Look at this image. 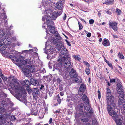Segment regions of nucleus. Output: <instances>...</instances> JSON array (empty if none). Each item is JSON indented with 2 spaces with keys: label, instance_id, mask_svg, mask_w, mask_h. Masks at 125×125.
I'll list each match as a JSON object with an SVG mask.
<instances>
[{
  "label": "nucleus",
  "instance_id": "obj_23",
  "mask_svg": "<svg viewBox=\"0 0 125 125\" xmlns=\"http://www.w3.org/2000/svg\"><path fill=\"white\" fill-rule=\"evenodd\" d=\"M1 43H2L1 46V50H3L7 48L6 46L4 43H3L2 40H1Z\"/></svg>",
  "mask_w": 125,
  "mask_h": 125
},
{
  "label": "nucleus",
  "instance_id": "obj_54",
  "mask_svg": "<svg viewBox=\"0 0 125 125\" xmlns=\"http://www.w3.org/2000/svg\"><path fill=\"white\" fill-rule=\"evenodd\" d=\"M74 57L75 59L77 60H79L80 59V58L77 56L76 55L74 56Z\"/></svg>",
  "mask_w": 125,
  "mask_h": 125
},
{
  "label": "nucleus",
  "instance_id": "obj_12",
  "mask_svg": "<svg viewBox=\"0 0 125 125\" xmlns=\"http://www.w3.org/2000/svg\"><path fill=\"white\" fill-rule=\"evenodd\" d=\"M61 53L64 55L66 57H69V53H68V51L67 49L64 48L61 50Z\"/></svg>",
  "mask_w": 125,
  "mask_h": 125
},
{
  "label": "nucleus",
  "instance_id": "obj_20",
  "mask_svg": "<svg viewBox=\"0 0 125 125\" xmlns=\"http://www.w3.org/2000/svg\"><path fill=\"white\" fill-rule=\"evenodd\" d=\"M92 113L90 112H89L88 113H87L86 112H84L81 113V115H83V116H87L88 117H90Z\"/></svg>",
  "mask_w": 125,
  "mask_h": 125
},
{
  "label": "nucleus",
  "instance_id": "obj_46",
  "mask_svg": "<svg viewBox=\"0 0 125 125\" xmlns=\"http://www.w3.org/2000/svg\"><path fill=\"white\" fill-rule=\"evenodd\" d=\"M105 11L108 15L111 14V12L108 10H105Z\"/></svg>",
  "mask_w": 125,
  "mask_h": 125
},
{
  "label": "nucleus",
  "instance_id": "obj_58",
  "mask_svg": "<svg viewBox=\"0 0 125 125\" xmlns=\"http://www.w3.org/2000/svg\"><path fill=\"white\" fill-rule=\"evenodd\" d=\"M10 54H14L15 53V52H16L14 50H12L11 51H10Z\"/></svg>",
  "mask_w": 125,
  "mask_h": 125
},
{
  "label": "nucleus",
  "instance_id": "obj_17",
  "mask_svg": "<svg viewBox=\"0 0 125 125\" xmlns=\"http://www.w3.org/2000/svg\"><path fill=\"white\" fill-rule=\"evenodd\" d=\"M10 35H6V36H5V38H4L3 39H1L2 40V41L3 43L5 44L6 42H7V41L8 42H9L10 40Z\"/></svg>",
  "mask_w": 125,
  "mask_h": 125
},
{
  "label": "nucleus",
  "instance_id": "obj_60",
  "mask_svg": "<svg viewBox=\"0 0 125 125\" xmlns=\"http://www.w3.org/2000/svg\"><path fill=\"white\" fill-rule=\"evenodd\" d=\"M52 118H50V119L49 120V124H51L52 123Z\"/></svg>",
  "mask_w": 125,
  "mask_h": 125
},
{
  "label": "nucleus",
  "instance_id": "obj_37",
  "mask_svg": "<svg viewBox=\"0 0 125 125\" xmlns=\"http://www.w3.org/2000/svg\"><path fill=\"white\" fill-rule=\"evenodd\" d=\"M81 121L82 122H87L88 121V119L87 118H82Z\"/></svg>",
  "mask_w": 125,
  "mask_h": 125
},
{
  "label": "nucleus",
  "instance_id": "obj_9",
  "mask_svg": "<svg viewBox=\"0 0 125 125\" xmlns=\"http://www.w3.org/2000/svg\"><path fill=\"white\" fill-rule=\"evenodd\" d=\"M69 74L71 78H76L78 76L76 71L73 68H72L69 72Z\"/></svg>",
  "mask_w": 125,
  "mask_h": 125
},
{
  "label": "nucleus",
  "instance_id": "obj_41",
  "mask_svg": "<svg viewBox=\"0 0 125 125\" xmlns=\"http://www.w3.org/2000/svg\"><path fill=\"white\" fill-rule=\"evenodd\" d=\"M9 58L12 59L14 60V59H16V57L14 55L12 54L11 55L9 56Z\"/></svg>",
  "mask_w": 125,
  "mask_h": 125
},
{
  "label": "nucleus",
  "instance_id": "obj_29",
  "mask_svg": "<svg viewBox=\"0 0 125 125\" xmlns=\"http://www.w3.org/2000/svg\"><path fill=\"white\" fill-rule=\"evenodd\" d=\"M54 35L55 36L57 40H59L61 39V37L60 36L59 34L57 32H56L54 33Z\"/></svg>",
  "mask_w": 125,
  "mask_h": 125
},
{
  "label": "nucleus",
  "instance_id": "obj_36",
  "mask_svg": "<svg viewBox=\"0 0 125 125\" xmlns=\"http://www.w3.org/2000/svg\"><path fill=\"white\" fill-rule=\"evenodd\" d=\"M116 12L117 15H119L121 13V12L120 10L117 8L116 9Z\"/></svg>",
  "mask_w": 125,
  "mask_h": 125
},
{
  "label": "nucleus",
  "instance_id": "obj_4",
  "mask_svg": "<svg viewBox=\"0 0 125 125\" xmlns=\"http://www.w3.org/2000/svg\"><path fill=\"white\" fill-rule=\"evenodd\" d=\"M31 62L29 59H26L22 62V65H24V67L29 68V70L31 72L35 71V67L34 65H31Z\"/></svg>",
  "mask_w": 125,
  "mask_h": 125
},
{
  "label": "nucleus",
  "instance_id": "obj_57",
  "mask_svg": "<svg viewBox=\"0 0 125 125\" xmlns=\"http://www.w3.org/2000/svg\"><path fill=\"white\" fill-rule=\"evenodd\" d=\"M65 41H66V42H67V44L68 45V46H71V44L67 40H66Z\"/></svg>",
  "mask_w": 125,
  "mask_h": 125
},
{
  "label": "nucleus",
  "instance_id": "obj_5",
  "mask_svg": "<svg viewBox=\"0 0 125 125\" xmlns=\"http://www.w3.org/2000/svg\"><path fill=\"white\" fill-rule=\"evenodd\" d=\"M46 22L47 27L49 29V31L52 33H54L55 31V28L53 26L54 23L52 21L50 16H47L46 19Z\"/></svg>",
  "mask_w": 125,
  "mask_h": 125
},
{
  "label": "nucleus",
  "instance_id": "obj_50",
  "mask_svg": "<svg viewBox=\"0 0 125 125\" xmlns=\"http://www.w3.org/2000/svg\"><path fill=\"white\" fill-rule=\"evenodd\" d=\"M83 92H80V91H79L78 94L79 95H82L83 94Z\"/></svg>",
  "mask_w": 125,
  "mask_h": 125
},
{
  "label": "nucleus",
  "instance_id": "obj_32",
  "mask_svg": "<svg viewBox=\"0 0 125 125\" xmlns=\"http://www.w3.org/2000/svg\"><path fill=\"white\" fill-rule=\"evenodd\" d=\"M26 89L28 92L29 93L33 92V90H32L31 88L29 86L26 87Z\"/></svg>",
  "mask_w": 125,
  "mask_h": 125
},
{
  "label": "nucleus",
  "instance_id": "obj_39",
  "mask_svg": "<svg viewBox=\"0 0 125 125\" xmlns=\"http://www.w3.org/2000/svg\"><path fill=\"white\" fill-rule=\"evenodd\" d=\"M108 1V4H112L114 3V0H107Z\"/></svg>",
  "mask_w": 125,
  "mask_h": 125
},
{
  "label": "nucleus",
  "instance_id": "obj_62",
  "mask_svg": "<svg viewBox=\"0 0 125 125\" xmlns=\"http://www.w3.org/2000/svg\"><path fill=\"white\" fill-rule=\"evenodd\" d=\"M66 15L65 13H64V16L63 17V20H65L66 19Z\"/></svg>",
  "mask_w": 125,
  "mask_h": 125
},
{
  "label": "nucleus",
  "instance_id": "obj_49",
  "mask_svg": "<svg viewBox=\"0 0 125 125\" xmlns=\"http://www.w3.org/2000/svg\"><path fill=\"white\" fill-rule=\"evenodd\" d=\"M89 23L91 24H93L94 23V20L92 19L89 20Z\"/></svg>",
  "mask_w": 125,
  "mask_h": 125
},
{
  "label": "nucleus",
  "instance_id": "obj_47",
  "mask_svg": "<svg viewBox=\"0 0 125 125\" xmlns=\"http://www.w3.org/2000/svg\"><path fill=\"white\" fill-rule=\"evenodd\" d=\"M0 77H1L2 79L4 80H6L7 79V78L4 77L3 74H2Z\"/></svg>",
  "mask_w": 125,
  "mask_h": 125
},
{
  "label": "nucleus",
  "instance_id": "obj_10",
  "mask_svg": "<svg viewBox=\"0 0 125 125\" xmlns=\"http://www.w3.org/2000/svg\"><path fill=\"white\" fill-rule=\"evenodd\" d=\"M117 23L116 22H111L110 21L109 22V25L115 31H117L118 30Z\"/></svg>",
  "mask_w": 125,
  "mask_h": 125
},
{
  "label": "nucleus",
  "instance_id": "obj_3",
  "mask_svg": "<svg viewBox=\"0 0 125 125\" xmlns=\"http://www.w3.org/2000/svg\"><path fill=\"white\" fill-rule=\"evenodd\" d=\"M106 98L108 112L109 115H111V112L115 111L116 105L114 102V98L111 95L110 90L109 88L107 89Z\"/></svg>",
  "mask_w": 125,
  "mask_h": 125
},
{
  "label": "nucleus",
  "instance_id": "obj_51",
  "mask_svg": "<svg viewBox=\"0 0 125 125\" xmlns=\"http://www.w3.org/2000/svg\"><path fill=\"white\" fill-rule=\"evenodd\" d=\"M57 40L55 39H53L52 40V42L54 44L56 43L57 42Z\"/></svg>",
  "mask_w": 125,
  "mask_h": 125
},
{
  "label": "nucleus",
  "instance_id": "obj_44",
  "mask_svg": "<svg viewBox=\"0 0 125 125\" xmlns=\"http://www.w3.org/2000/svg\"><path fill=\"white\" fill-rule=\"evenodd\" d=\"M5 111L4 109L2 107H0V113L4 112Z\"/></svg>",
  "mask_w": 125,
  "mask_h": 125
},
{
  "label": "nucleus",
  "instance_id": "obj_25",
  "mask_svg": "<svg viewBox=\"0 0 125 125\" xmlns=\"http://www.w3.org/2000/svg\"><path fill=\"white\" fill-rule=\"evenodd\" d=\"M0 97L1 99L5 98L7 97V95L6 94L2 92L0 93Z\"/></svg>",
  "mask_w": 125,
  "mask_h": 125
},
{
  "label": "nucleus",
  "instance_id": "obj_22",
  "mask_svg": "<svg viewBox=\"0 0 125 125\" xmlns=\"http://www.w3.org/2000/svg\"><path fill=\"white\" fill-rule=\"evenodd\" d=\"M75 80V82L77 83H81L82 82V80L81 78L79 76H77Z\"/></svg>",
  "mask_w": 125,
  "mask_h": 125
},
{
  "label": "nucleus",
  "instance_id": "obj_6",
  "mask_svg": "<svg viewBox=\"0 0 125 125\" xmlns=\"http://www.w3.org/2000/svg\"><path fill=\"white\" fill-rule=\"evenodd\" d=\"M112 115H110L112 116V118L115 121L117 125H123L122 124V121L120 119H119L117 113L115 111L111 112Z\"/></svg>",
  "mask_w": 125,
  "mask_h": 125
},
{
  "label": "nucleus",
  "instance_id": "obj_38",
  "mask_svg": "<svg viewBox=\"0 0 125 125\" xmlns=\"http://www.w3.org/2000/svg\"><path fill=\"white\" fill-rule=\"evenodd\" d=\"M92 124L93 125H97V122L95 119H94L92 120Z\"/></svg>",
  "mask_w": 125,
  "mask_h": 125
},
{
  "label": "nucleus",
  "instance_id": "obj_11",
  "mask_svg": "<svg viewBox=\"0 0 125 125\" xmlns=\"http://www.w3.org/2000/svg\"><path fill=\"white\" fill-rule=\"evenodd\" d=\"M23 71L24 73L27 77H32L31 73L29 69H23Z\"/></svg>",
  "mask_w": 125,
  "mask_h": 125
},
{
  "label": "nucleus",
  "instance_id": "obj_30",
  "mask_svg": "<svg viewBox=\"0 0 125 125\" xmlns=\"http://www.w3.org/2000/svg\"><path fill=\"white\" fill-rule=\"evenodd\" d=\"M9 117L10 120L11 121H14L15 120V118L14 115H10L9 116Z\"/></svg>",
  "mask_w": 125,
  "mask_h": 125
},
{
  "label": "nucleus",
  "instance_id": "obj_59",
  "mask_svg": "<svg viewBox=\"0 0 125 125\" xmlns=\"http://www.w3.org/2000/svg\"><path fill=\"white\" fill-rule=\"evenodd\" d=\"M57 101L59 103V104H60V103L61 102V100L60 98H57Z\"/></svg>",
  "mask_w": 125,
  "mask_h": 125
},
{
  "label": "nucleus",
  "instance_id": "obj_48",
  "mask_svg": "<svg viewBox=\"0 0 125 125\" xmlns=\"http://www.w3.org/2000/svg\"><path fill=\"white\" fill-rule=\"evenodd\" d=\"M79 26V29L81 30L83 28V26L82 24L80 23V22H78Z\"/></svg>",
  "mask_w": 125,
  "mask_h": 125
},
{
  "label": "nucleus",
  "instance_id": "obj_21",
  "mask_svg": "<svg viewBox=\"0 0 125 125\" xmlns=\"http://www.w3.org/2000/svg\"><path fill=\"white\" fill-rule=\"evenodd\" d=\"M102 44L105 46H108L110 45V43L108 42V41L107 39H105L104 40L103 42L102 43Z\"/></svg>",
  "mask_w": 125,
  "mask_h": 125
},
{
  "label": "nucleus",
  "instance_id": "obj_14",
  "mask_svg": "<svg viewBox=\"0 0 125 125\" xmlns=\"http://www.w3.org/2000/svg\"><path fill=\"white\" fill-rule=\"evenodd\" d=\"M30 80L32 85L35 86H38L39 82L37 80L32 78Z\"/></svg>",
  "mask_w": 125,
  "mask_h": 125
},
{
  "label": "nucleus",
  "instance_id": "obj_16",
  "mask_svg": "<svg viewBox=\"0 0 125 125\" xmlns=\"http://www.w3.org/2000/svg\"><path fill=\"white\" fill-rule=\"evenodd\" d=\"M117 92L119 94L121 93L123 90L122 86L120 83H117Z\"/></svg>",
  "mask_w": 125,
  "mask_h": 125
},
{
  "label": "nucleus",
  "instance_id": "obj_18",
  "mask_svg": "<svg viewBox=\"0 0 125 125\" xmlns=\"http://www.w3.org/2000/svg\"><path fill=\"white\" fill-rule=\"evenodd\" d=\"M81 99L83 101H84L85 103H89V99L84 94L82 97Z\"/></svg>",
  "mask_w": 125,
  "mask_h": 125
},
{
  "label": "nucleus",
  "instance_id": "obj_28",
  "mask_svg": "<svg viewBox=\"0 0 125 125\" xmlns=\"http://www.w3.org/2000/svg\"><path fill=\"white\" fill-rule=\"evenodd\" d=\"M86 104L85 106L84 105V107L85 110L88 111L89 110L90 107L89 105V103Z\"/></svg>",
  "mask_w": 125,
  "mask_h": 125
},
{
  "label": "nucleus",
  "instance_id": "obj_2",
  "mask_svg": "<svg viewBox=\"0 0 125 125\" xmlns=\"http://www.w3.org/2000/svg\"><path fill=\"white\" fill-rule=\"evenodd\" d=\"M70 57H63L61 59L60 62L57 65L56 68L59 71V74L63 76L65 73L66 69L68 68L71 65Z\"/></svg>",
  "mask_w": 125,
  "mask_h": 125
},
{
  "label": "nucleus",
  "instance_id": "obj_64",
  "mask_svg": "<svg viewBox=\"0 0 125 125\" xmlns=\"http://www.w3.org/2000/svg\"><path fill=\"white\" fill-rule=\"evenodd\" d=\"M103 4H108V1L107 0L106 1H105V2H103Z\"/></svg>",
  "mask_w": 125,
  "mask_h": 125
},
{
  "label": "nucleus",
  "instance_id": "obj_27",
  "mask_svg": "<svg viewBox=\"0 0 125 125\" xmlns=\"http://www.w3.org/2000/svg\"><path fill=\"white\" fill-rule=\"evenodd\" d=\"M57 16L56 15V12H54L52 14V18L54 20L55 19Z\"/></svg>",
  "mask_w": 125,
  "mask_h": 125
},
{
  "label": "nucleus",
  "instance_id": "obj_55",
  "mask_svg": "<svg viewBox=\"0 0 125 125\" xmlns=\"http://www.w3.org/2000/svg\"><path fill=\"white\" fill-rule=\"evenodd\" d=\"M110 82H115V79H110Z\"/></svg>",
  "mask_w": 125,
  "mask_h": 125
},
{
  "label": "nucleus",
  "instance_id": "obj_19",
  "mask_svg": "<svg viewBox=\"0 0 125 125\" xmlns=\"http://www.w3.org/2000/svg\"><path fill=\"white\" fill-rule=\"evenodd\" d=\"M86 87L84 84H81L79 88V91L80 92H83L85 90Z\"/></svg>",
  "mask_w": 125,
  "mask_h": 125
},
{
  "label": "nucleus",
  "instance_id": "obj_24",
  "mask_svg": "<svg viewBox=\"0 0 125 125\" xmlns=\"http://www.w3.org/2000/svg\"><path fill=\"white\" fill-rule=\"evenodd\" d=\"M5 120H4L2 115H0V125L5 123Z\"/></svg>",
  "mask_w": 125,
  "mask_h": 125
},
{
  "label": "nucleus",
  "instance_id": "obj_53",
  "mask_svg": "<svg viewBox=\"0 0 125 125\" xmlns=\"http://www.w3.org/2000/svg\"><path fill=\"white\" fill-rule=\"evenodd\" d=\"M31 114L32 115H34L35 116H36L37 115L38 112L37 111H35L34 113L33 112V113H31Z\"/></svg>",
  "mask_w": 125,
  "mask_h": 125
},
{
  "label": "nucleus",
  "instance_id": "obj_43",
  "mask_svg": "<svg viewBox=\"0 0 125 125\" xmlns=\"http://www.w3.org/2000/svg\"><path fill=\"white\" fill-rule=\"evenodd\" d=\"M120 94L119 95V97H123L124 98V93L122 92L121 93H121H120Z\"/></svg>",
  "mask_w": 125,
  "mask_h": 125
},
{
  "label": "nucleus",
  "instance_id": "obj_13",
  "mask_svg": "<svg viewBox=\"0 0 125 125\" xmlns=\"http://www.w3.org/2000/svg\"><path fill=\"white\" fill-rule=\"evenodd\" d=\"M32 95L34 97H36L37 95H38L39 94V91L37 88H34L33 90Z\"/></svg>",
  "mask_w": 125,
  "mask_h": 125
},
{
  "label": "nucleus",
  "instance_id": "obj_63",
  "mask_svg": "<svg viewBox=\"0 0 125 125\" xmlns=\"http://www.w3.org/2000/svg\"><path fill=\"white\" fill-rule=\"evenodd\" d=\"M91 36V33H88L87 34V36L88 37H90Z\"/></svg>",
  "mask_w": 125,
  "mask_h": 125
},
{
  "label": "nucleus",
  "instance_id": "obj_56",
  "mask_svg": "<svg viewBox=\"0 0 125 125\" xmlns=\"http://www.w3.org/2000/svg\"><path fill=\"white\" fill-rule=\"evenodd\" d=\"M4 125H12V124L10 122H8L5 124Z\"/></svg>",
  "mask_w": 125,
  "mask_h": 125
},
{
  "label": "nucleus",
  "instance_id": "obj_31",
  "mask_svg": "<svg viewBox=\"0 0 125 125\" xmlns=\"http://www.w3.org/2000/svg\"><path fill=\"white\" fill-rule=\"evenodd\" d=\"M39 118L41 119L44 116V115L42 112H40L38 114Z\"/></svg>",
  "mask_w": 125,
  "mask_h": 125
},
{
  "label": "nucleus",
  "instance_id": "obj_35",
  "mask_svg": "<svg viewBox=\"0 0 125 125\" xmlns=\"http://www.w3.org/2000/svg\"><path fill=\"white\" fill-rule=\"evenodd\" d=\"M85 71L87 75H89L90 73V70L88 68L85 69Z\"/></svg>",
  "mask_w": 125,
  "mask_h": 125
},
{
  "label": "nucleus",
  "instance_id": "obj_45",
  "mask_svg": "<svg viewBox=\"0 0 125 125\" xmlns=\"http://www.w3.org/2000/svg\"><path fill=\"white\" fill-rule=\"evenodd\" d=\"M107 63L110 67H111L112 69L113 68V67L112 64L111 63H110L109 62H107Z\"/></svg>",
  "mask_w": 125,
  "mask_h": 125
},
{
  "label": "nucleus",
  "instance_id": "obj_52",
  "mask_svg": "<svg viewBox=\"0 0 125 125\" xmlns=\"http://www.w3.org/2000/svg\"><path fill=\"white\" fill-rule=\"evenodd\" d=\"M41 73H44L46 72V71L44 68H43L42 69V71L41 70Z\"/></svg>",
  "mask_w": 125,
  "mask_h": 125
},
{
  "label": "nucleus",
  "instance_id": "obj_8",
  "mask_svg": "<svg viewBox=\"0 0 125 125\" xmlns=\"http://www.w3.org/2000/svg\"><path fill=\"white\" fill-rule=\"evenodd\" d=\"M64 3V0H60L56 3V8L60 10H61L63 8V4Z\"/></svg>",
  "mask_w": 125,
  "mask_h": 125
},
{
  "label": "nucleus",
  "instance_id": "obj_15",
  "mask_svg": "<svg viewBox=\"0 0 125 125\" xmlns=\"http://www.w3.org/2000/svg\"><path fill=\"white\" fill-rule=\"evenodd\" d=\"M23 57L21 55V56H20L19 57V58H18V59L16 58V61L17 62H20V63H19L20 65V66H22L24 67V65H22V62H23V61H24V60H23V61L22 60H23ZM25 60H24V61Z\"/></svg>",
  "mask_w": 125,
  "mask_h": 125
},
{
  "label": "nucleus",
  "instance_id": "obj_34",
  "mask_svg": "<svg viewBox=\"0 0 125 125\" xmlns=\"http://www.w3.org/2000/svg\"><path fill=\"white\" fill-rule=\"evenodd\" d=\"M4 35V32L0 30V38H2Z\"/></svg>",
  "mask_w": 125,
  "mask_h": 125
},
{
  "label": "nucleus",
  "instance_id": "obj_33",
  "mask_svg": "<svg viewBox=\"0 0 125 125\" xmlns=\"http://www.w3.org/2000/svg\"><path fill=\"white\" fill-rule=\"evenodd\" d=\"M119 100H120V101H118V103L119 104H121V103L120 102L122 103L123 102H124V98L123 97H119Z\"/></svg>",
  "mask_w": 125,
  "mask_h": 125
},
{
  "label": "nucleus",
  "instance_id": "obj_7",
  "mask_svg": "<svg viewBox=\"0 0 125 125\" xmlns=\"http://www.w3.org/2000/svg\"><path fill=\"white\" fill-rule=\"evenodd\" d=\"M11 102L8 98H6L5 100H2V102H0V105H1L4 107H10L11 106Z\"/></svg>",
  "mask_w": 125,
  "mask_h": 125
},
{
  "label": "nucleus",
  "instance_id": "obj_1",
  "mask_svg": "<svg viewBox=\"0 0 125 125\" xmlns=\"http://www.w3.org/2000/svg\"><path fill=\"white\" fill-rule=\"evenodd\" d=\"M7 81L11 89L15 92L17 94V96L19 98V100L24 103L25 105L27 103L26 97H22V94L24 93V90L19 85L17 80L13 76H10L7 79Z\"/></svg>",
  "mask_w": 125,
  "mask_h": 125
},
{
  "label": "nucleus",
  "instance_id": "obj_40",
  "mask_svg": "<svg viewBox=\"0 0 125 125\" xmlns=\"http://www.w3.org/2000/svg\"><path fill=\"white\" fill-rule=\"evenodd\" d=\"M118 56L121 59H123L124 57V56L120 52H119L118 53Z\"/></svg>",
  "mask_w": 125,
  "mask_h": 125
},
{
  "label": "nucleus",
  "instance_id": "obj_61",
  "mask_svg": "<svg viewBox=\"0 0 125 125\" xmlns=\"http://www.w3.org/2000/svg\"><path fill=\"white\" fill-rule=\"evenodd\" d=\"M46 17H47V15H45V16H43V17L42 19V20L44 21L45 19V18Z\"/></svg>",
  "mask_w": 125,
  "mask_h": 125
},
{
  "label": "nucleus",
  "instance_id": "obj_26",
  "mask_svg": "<svg viewBox=\"0 0 125 125\" xmlns=\"http://www.w3.org/2000/svg\"><path fill=\"white\" fill-rule=\"evenodd\" d=\"M84 105L82 103H80L79 104V108L80 111L83 112V106Z\"/></svg>",
  "mask_w": 125,
  "mask_h": 125
},
{
  "label": "nucleus",
  "instance_id": "obj_42",
  "mask_svg": "<svg viewBox=\"0 0 125 125\" xmlns=\"http://www.w3.org/2000/svg\"><path fill=\"white\" fill-rule=\"evenodd\" d=\"M62 13V10H59L56 12V15L57 16H60Z\"/></svg>",
  "mask_w": 125,
  "mask_h": 125
}]
</instances>
